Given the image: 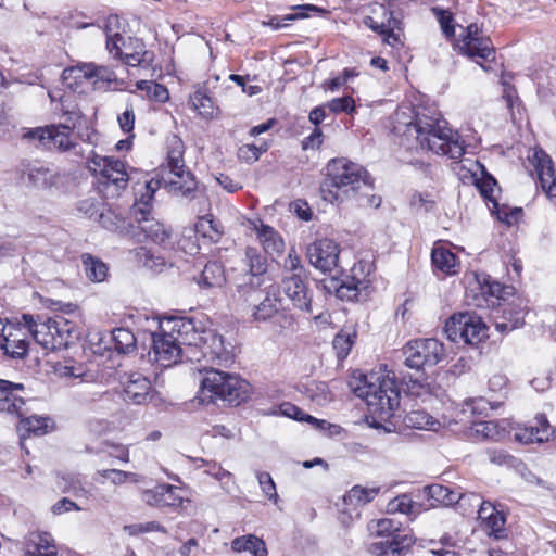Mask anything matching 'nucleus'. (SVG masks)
<instances>
[{"instance_id":"nucleus-48","label":"nucleus","mask_w":556,"mask_h":556,"mask_svg":"<svg viewBox=\"0 0 556 556\" xmlns=\"http://www.w3.org/2000/svg\"><path fill=\"white\" fill-rule=\"evenodd\" d=\"M378 492L379 489L376 488L355 485L344 495L343 500L346 504L361 506L371 502Z\"/></svg>"},{"instance_id":"nucleus-58","label":"nucleus","mask_w":556,"mask_h":556,"mask_svg":"<svg viewBox=\"0 0 556 556\" xmlns=\"http://www.w3.org/2000/svg\"><path fill=\"white\" fill-rule=\"evenodd\" d=\"M98 220L103 228L110 231H117L124 224L123 217L112 210L101 211Z\"/></svg>"},{"instance_id":"nucleus-18","label":"nucleus","mask_w":556,"mask_h":556,"mask_svg":"<svg viewBox=\"0 0 556 556\" xmlns=\"http://www.w3.org/2000/svg\"><path fill=\"white\" fill-rule=\"evenodd\" d=\"M122 399L135 405H143L152 401L151 381L140 372H130L123 382Z\"/></svg>"},{"instance_id":"nucleus-4","label":"nucleus","mask_w":556,"mask_h":556,"mask_svg":"<svg viewBox=\"0 0 556 556\" xmlns=\"http://www.w3.org/2000/svg\"><path fill=\"white\" fill-rule=\"evenodd\" d=\"M354 392L366 402L368 412L381 421L392 418L400 406V392L395 381L388 376H363Z\"/></svg>"},{"instance_id":"nucleus-49","label":"nucleus","mask_w":556,"mask_h":556,"mask_svg":"<svg viewBox=\"0 0 556 556\" xmlns=\"http://www.w3.org/2000/svg\"><path fill=\"white\" fill-rule=\"evenodd\" d=\"M138 90L144 92L149 100L164 103L169 99L168 90L165 86L152 80H139L136 84Z\"/></svg>"},{"instance_id":"nucleus-54","label":"nucleus","mask_w":556,"mask_h":556,"mask_svg":"<svg viewBox=\"0 0 556 556\" xmlns=\"http://www.w3.org/2000/svg\"><path fill=\"white\" fill-rule=\"evenodd\" d=\"M198 236L199 233L195 231V226L193 228H185L181 238L177 242L179 249L190 255L198 253L200 250Z\"/></svg>"},{"instance_id":"nucleus-5","label":"nucleus","mask_w":556,"mask_h":556,"mask_svg":"<svg viewBox=\"0 0 556 556\" xmlns=\"http://www.w3.org/2000/svg\"><path fill=\"white\" fill-rule=\"evenodd\" d=\"M199 371L204 372L199 396L202 403H211L219 399L229 405L237 406L248 399L250 384L245 380L213 368L204 367Z\"/></svg>"},{"instance_id":"nucleus-34","label":"nucleus","mask_w":556,"mask_h":556,"mask_svg":"<svg viewBox=\"0 0 556 556\" xmlns=\"http://www.w3.org/2000/svg\"><path fill=\"white\" fill-rule=\"evenodd\" d=\"M18 432L21 433V440L25 439V433L43 435L48 432L49 421L48 417H41L37 415L26 416L24 410L23 417H20Z\"/></svg>"},{"instance_id":"nucleus-47","label":"nucleus","mask_w":556,"mask_h":556,"mask_svg":"<svg viewBox=\"0 0 556 556\" xmlns=\"http://www.w3.org/2000/svg\"><path fill=\"white\" fill-rule=\"evenodd\" d=\"M304 393L308 399H312L313 402L320 406L326 405L333 399L328 384L323 381H312L305 387Z\"/></svg>"},{"instance_id":"nucleus-8","label":"nucleus","mask_w":556,"mask_h":556,"mask_svg":"<svg viewBox=\"0 0 556 556\" xmlns=\"http://www.w3.org/2000/svg\"><path fill=\"white\" fill-rule=\"evenodd\" d=\"M118 23L117 16H110L105 27L106 49L114 58L121 59L126 65L137 66L151 62L152 53L146 49L144 42L135 37L127 40L118 33H112V24Z\"/></svg>"},{"instance_id":"nucleus-64","label":"nucleus","mask_w":556,"mask_h":556,"mask_svg":"<svg viewBox=\"0 0 556 556\" xmlns=\"http://www.w3.org/2000/svg\"><path fill=\"white\" fill-rule=\"evenodd\" d=\"M410 205L416 212H430L435 206V201L428 194L414 193L410 198Z\"/></svg>"},{"instance_id":"nucleus-2","label":"nucleus","mask_w":556,"mask_h":556,"mask_svg":"<svg viewBox=\"0 0 556 556\" xmlns=\"http://www.w3.org/2000/svg\"><path fill=\"white\" fill-rule=\"evenodd\" d=\"M319 189L323 200L333 204L355 197L363 190H371L372 182L361 165L341 157L327 164L326 177Z\"/></svg>"},{"instance_id":"nucleus-21","label":"nucleus","mask_w":556,"mask_h":556,"mask_svg":"<svg viewBox=\"0 0 556 556\" xmlns=\"http://www.w3.org/2000/svg\"><path fill=\"white\" fill-rule=\"evenodd\" d=\"M329 293H336L340 300L355 301L358 300L363 291L368 288V281L356 279L355 277H346L344 279L331 278L326 285Z\"/></svg>"},{"instance_id":"nucleus-6","label":"nucleus","mask_w":556,"mask_h":556,"mask_svg":"<svg viewBox=\"0 0 556 556\" xmlns=\"http://www.w3.org/2000/svg\"><path fill=\"white\" fill-rule=\"evenodd\" d=\"M23 319L36 343L46 350L66 349L80 337V331L75 323L61 316L35 320L31 315H23Z\"/></svg>"},{"instance_id":"nucleus-22","label":"nucleus","mask_w":556,"mask_h":556,"mask_svg":"<svg viewBox=\"0 0 556 556\" xmlns=\"http://www.w3.org/2000/svg\"><path fill=\"white\" fill-rule=\"evenodd\" d=\"M0 350L12 358H22L27 354L28 341L23 328L9 325L7 332L0 339Z\"/></svg>"},{"instance_id":"nucleus-19","label":"nucleus","mask_w":556,"mask_h":556,"mask_svg":"<svg viewBox=\"0 0 556 556\" xmlns=\"http://www.w3.org/2000/svg\"><path fill=\"white\" fill-rule=\"evenodd\" d=\"M281 287L295 307L304 312H311L312 295L303 276L301 277L300 274L295 273L285 277Z\"/></svg>"},{"instance_id":"nucleus-51","label":"nucleus","mask_w":556,"mask_h":556,"mask_svg":"<svg viewBox=\"0 0 556 556\" xmlns=\"http://www.w3.org/2000/svg\"><path fill=\"white\" fill-rule=\"evenodd\" d=\"M506 517L502 511L494 514L493 517L483 521L482 529L490 538L502 540L507 538V530L505 528Z\"/></svg>"},{"instance_id":"nucleus-53","label":"nucleus","mask_w":556,"mask_h":556,"mask_svg":"<svg viewBox=\"0 0 556 556\" xmlns=\"http://www.w3.org/2000/svg\"><path fill=\"white\" fill-rule=\"evenodd\" d=\"M427 489L431 498L445 505H451L453 503H457L459 505L458 497L464 495L453 492L447 486L441 484H432L427 486Z\"/></svg>"},{"instance_id":"nucleus-25","label":"nucleus","mask_w":556,"mask_h":556,"mask_svg":"<svg viewBox=\"0 0 556 556\" xmlns=\"http://www.w3.org/2000/svg\"><path fill=\"white\" fill-rule=\"evenodd\" d=\"M533 162L542 189L549 198L556 197V177L552 159L539 150L534 152Z\"/></svg>"},{"instance_id":"nucleus-57","label":"nucleus","mask_w":556,"mask_h":556,"mask_svg":"<svg viewBox=\"0 0 556 556\" xmlns=\"http://www.w3.org/2000/svg\"><path fill=\"white\" fill-rule=\"evenodd\" d=\"M268 150L267 143H262L260 146L255 144H243L238 150V157L247 163L256 162L262 153Z\"/></svg>"},{"instance_id":"nucleus-24","label":"nucleus","mask_w":556,"mask_h":556,"mask_svg":"<svg viewBox=\"0 0 556 556\" xmlns=\"http://www.w3.org/2000/svg\"><path fill=\"white\" fill-rule=\"evenodd\" d=\"M177 488L170 484H160L142 493V501L155 507H178L182 498L176 493Z\"/></svg>"},{"instance_id":"nucleus-61","label":"nucleus","mask_w":556,"mask_h":556,"mask_svg":"<svg viewBox=\"0 0 556 556\" xmlns=\"http://www.w3.org/2000/svg\"><path fill=\"white\" fill-rule=\"evenodd\" d=\"M101 477L110 480L115 485L124 484L128 479L137 481L136 473L127 472L118 469H105L98 472Z\"/></svg>"},{"instance_id":"nucleus-55","label":"nucleus","mask_w":556,"mask_h":556,"mask_svg":"<svg viewBox=\"0 0 556 556\" xmlns=\"http://www.w3.org/2000/svg\"><path fill=\"white\" fill-rule=\"evenodd\" d=\"M355 338H356V333H346L343 331L339 332L334 337L332 345L337 352L338 358L344 359L349 355V353L355 342Z\"/></svg>"},{"instance_id":"nucleus-43","label":"nucleus","mask_w":556,"mask_h":556,"mask_svg":"<svg viewBox=\"0 0 556 556\" xmlns=\"http://www.w3.org/2000/svg\"><path fill=\"white\" fill-rule=\"evenodd\" d=\"M194 226L199 235L203 238H208L213 242H217L223 235L222 226L215 220L213 215L200 217Z\"/></svg>"},{"instance_id":"nucleus-42","label":"nucleus","mask_w":556,"mask_h":556,"mask_svg":"<svg viewBox=\"0 0 556 556\" xmlns=\"http://www.w3.org/2000/svg\"><path fill=\"white\" fill-rule=\"evenodd\" d=\"M477 282L480 285V291L483 296H491L501 306V300H505V295L510 294V288L501 285L497 281L491 280L486 275L477 276Z\"/></svg>"},{"instance_id":"nucleus-3","label":"nucleus","mask_w":556,"mask_h":556,"mask_svg":"<svg viewBox=\"0 0 556 556\" xmlns=\"http://www.w3.org/2000/svg\"><path fill=\"white\" fill-rule=\"evenodd\" d=\"M406 131L416 136L422 149L430 150L435 154L459 160L465 153L466 147L459 134L448 128L445 119L427 117L417 113L415 122L406 125Z\"/></svg>"},{"instance_id":"nucleus-31","label":"nucleus","mask_w":556,"mask_h":556,"mask_svg":"<svg viewBox=\"0 0 556 556\" xmlns=\"http://www.w3.org/2000/svg\"><path fill=\"white\" fill-rule=\"evenodd\" d=\"M226 281L224 266L219 262H208L199 278L198 285L201 288H220Z\"/></svg>"},{"instance_id":"nucleus-10","label":"nucleus","mask_w":556,"mask_h":556,"mask_svg":"<svg viewBox=\"0 0 556 556\" xmlns=\"http://www.w3.org/2000/svg\"><path fill=\"white\" fill-rule=\"evenodd\" d=\"M444 332L450 341L470 345H477L488 338V328L481 317L468 312L451 316L445 323Z\"/></svg>"},{"instance_id":"nucleus-45","label":"nucleus","mask_w":556,"mask_h":556,"mask_svg":"<svg viewBox=\"0 0 556 556\" xmlns=\"http://www.w3.org/2000/svg\"><path fill=\"white\" fill-rule=\"evenodd\" d=\"M244 263L249 268L250 275L257 277L267 271V260L256 248L248 247L245 249Z\"/></svg>"},{"instance_id":"nucleus-56","label":"nucleus","mask_w":556,"mask_h":556,"mask_svg":"<svg viewBox=\"0 0 556 556\" xmlns=\"http://www.w3.org/2000/svg\"><path fill=\"white\" fill-rule=\"evenodd\" d=\"M256 478L263 494L274 504L278 503L279 496L276 490V484L268 472H257Z\"/></svg>"},{"instance_id":"nucleus-60","label":"nucleus","mask_w":556,"mask_h":556,"mask_svg":"<svg viewBox=\"0 0 556 556\" xmlns=\"http://www.w3.org/2000/svg\"><path fill=\"white\" fill-rule=\"evenodd\" d=\"M432 12L437 16L443 34L446 37H453L455 34V28H454V24H453L454 17H453L452 13L450 11H446V10H443L440 8H433Z\"/></svg>"},{"instance_id":"nucleus-59","label":"nucleus","mask_w":556,"mask_h":556,"mask_svg":"<svg viewBox=\"0 0 556 556\" xmlns=\"http://www.w3.org/2000/svg\"><path fill=\"white\" fill-rule=\"evenodd\" d=\"M137 256L144 267L152 270L161 271L165 266V261L163 257L153 255L146 248H140L137 252Z\"/></svg>"},{"instance_id":"nucleus-16","label":"nucleus","mask_w":556,"mask_h":556,"mask_svg":"<svg viewBox=\"0 0 556 556\" xmlns=\"http://www.w3.org/2000/svg\"><path fill=\"white\" fill-rule=\"evenodd\" d=\"M459 50L463 54L471 59L483 61L495 59V48L490 37L484 36L482 29L476 23L469 24L464 29Z\"/></svg>"},{"instance_id":"nucleus-32","label":"nucleus","mask_w":556,"mask_h":556,"mask_svg":"<svg viewBox=\"0 0 556 556\" xmlns=\"http://www.w3.org/2000/svg\"><path fill=\"white\" fill-rule=\"evenodd\" d=\"M231 549L236 553L249 552L253 556H267L265 542L253 534L235 538Z\"/></svg>"},{"instance_id":"nucleus-50","label":"nucleus","mask_w":556,"mask_h":556,"mask_svg":"<svg viewBox=\"0 0 556 556\" xmlns=\"http://www.w3.org/2000/svg\"><path fill=\"white\" fill-rule=\"evenodd\" d=\"M280 414L299 421L308 422L317 428H324L327 425L326 420L317 419L291 403H283L279 407Z\"/></svg>"},{"instance_id":"nucleus-26","label":"nucleus","mask_w":556,"mask_h":556,"mask_svg":"<svg viewBox=\"0 0 556 556\" xmlns=\"http://www.w3.org/2000/svg\"><path fill=\"white\" fill-rule=\"evenodd\" d=\"M502 306V315L495 318L494 327L500 333H508L525 324L526 311L521 304L507 303Z\"/></svg>"},{"instance_id":"nucleus-52","label":"nucleus","mask_w":556,"mask_h":556,"mask_svg":"<svg viewBox=\"0 0 556 556\" xmlns=\"http://www.w3.org/2000/svg\"><path fill=\"white\" fill-rule=\"evenodd\" d=\"M189 103L203 117H211L214 113L213 100L203 90L192 93Z\"/></svg>"},{"instance_id":"nucleus-29","label":"nucleus","mask_w":556,"mask_h":556,"mask_svg":"<svg viewBox=\"0 0 556 556\" xmlns=\"http://www.w3.org/2000/svg\"><path fill=\"white\" fill-rule=\"evenodd\" d=\"M504 421L496 420L475 421L469 427L467 435L472 440H495L498 441L506 435Z\"/></svg>"},{"instance_id":"nucleus-44","label":"nucleus","mask_w":556,"mask_h":556,"mask_svg":"<svg viewBox=\"0 0 556 556\" xmlns=\"http://www.w3.org/2000/svg\"><path fill=\"white\" fill-rule=\"evenodd\" d=\"M279 312V300L275 294L267 293L262 302L255 306L253 317L256 321H267Z\"/></svg>"},{"instance_id":"nucleus-13","label":"nucleus","mask_w":556,"mask_h":556,"mask_svg":"<svg viewBox=\"0 0 556 556\" xmlns=\"http://www.w3.org/2000/svg\"><path fill=\"white\" fill-rule=\"evenodd\" d=\"M132 215L139 232H134L138 241L149 240L159 245H167L170 241L172 230L151 215L149 205L134 204Z\"/></svg>"},{"instance_id":"nucleus-15","label":"nucleus","mask_w":556,"mask_h":556,"mask_svg":"<svg viewBox=\"0 0 556 556\" xmlns=\"http://www.w3.org/2000/svg\"><path fill=\"white\" fill-rule=\"evenodd\" d=\"M193 340L195 341L193 348L199 361L203 357L224 365L233 359L232 345L230 343L226 344L223 336L213 329L203 330L201 333L197 331Z\"/></svg>"},{"instance_id":"nucleus-40","label":"nucleus","mask_w":556,"mask_h":556,"mask_svg":"<svg viewBox=\"0 0 556 556\" xmlns=\"http://www.w3.org/2000/svg\"><path fill=\"white\" fill-rule=\"evenodd\" d=\"M404 424L408 428L429 431H437L440 427L439 420L421 409L412 410L406 414L404 417Z\"/></svg>"},{"instance_id":"nucleus-7","label":"nucleus","mask_w":556,"mask_h":556,"mask_svg":"<svg viewBox=\"0 0 556 556\" xmlns=\"http://www.w3.org/2000/svg\"><path fill=\"white\" fill-rule=\"evenodd\" d=\"M185 144L177 136L167 139V168L168 173L162 177L166 189L185 198H193L197 191V180L190 170L185 169Z\"/></svg>"},{"instance_id":"nucleus-62","label":"nucleus","mask_w":556,"mask_h":556,"mask_svg":"<svg viewBox=\"0 0 556 556\" xmlns=\"http://www.w3.org/2000/svg\"><path fill=\"white\" fill-rule=\"evenodd\" d=\"M118 125L124 132H131L135 125L134 103L131 99L126 101V110L117 117Z\"/></svg>"},{"instance_id":"nucleus-38","label":"nucleus","mask_w":556,"mask_h":556,"mask_svg":"<svg viewBox=\"0 0 556 556\" xmlns=\"http://www.w3.org/2000/svg\"><path fill=\"white\" fill-rule=\"evenodd\" d=\"M81 262L86 277L92 282H102L108 277V265L91 254L85 253L81 255Z\"/></svg>"},{"instance_id":"nucleus-20","label":"nucleus","mask_w":556,"mask_h":556,"mask_svg":"<svg viewBox=\"0 0 556 556\" xmlns=\"http://www.w3.org/2000/svg\"><path fill=\"white\" fill-rule=\"evenodd\" d=\"M23 391L22 383L0 380V412L23 417L25 400L20 395Z\"/></svg>"},{"instance_id":"nucleus-39","label":"nucleus","mask_w":556,"mask_h":556,"mask_svg":"<svg viewBox=\"0 0 556 556\" xmlns=\"http://www.w3.org/2000/svg\"><path fill=\"white\" fill-rule=\"evenodd\" d=\"M431 260L433 266L441 270L444 274L453 275L457 273V258L454 253H452L450 250L438 247L433 248L431 253Z\"/></svg>"},{"instance_id":"nucleus-46","label":"nucleus","mask_w":556,"mask_h":556,"mask_svg":"<svg viewBox=\"0 0 556 556\" xmlns=\"http://www.w3.org/2000/svg\"><path fill=\"white\" fill-rule=\"evenodd\" d=\"M399 522H395L393 519L390 518H382L379 520H372L368 529L370 533L377 538H382V540L386 539H393L395 533H403L399 529Z\"/></svg>"},{"instance_id":"nucleus-30","label":"nucleus","mask_w":556,"mask_h":556,"mask_svg":"<svg viewBox=\"0 0 556 556\" xmlns=\"http://www.w3.org/2000/svg\"><path fill=\"white\" fill-rule=\"evenodd\" d=\"M255 230L257 239L266 253L280 255L283 252L285 242L273 227L261 223L258 227H255Z\"/></svg>"},{"instance_id":"nucleus-35","label":"nucleus","mask_w":556,"mask_h":556,"mask_svg":"<svg viewBox=\"0 0 556 556\" xmlns=\"http://www.w3.org/2000/svg\"><path fill=\"white\" fill-rule=\"evenodd\" d=\"M71 127L66 125L49 126L46 149H58L61 151L70 150L73 143L70 138Z\"/></svg>"},{"instance_id":"nucleus-17","label":"nucleus","mask_w":556,"mask_h":556,"mask_svg":"<svg viewBox=\"0 0 556 556\" xmlns=\"http://www.w3.org/2000/svg\"><path fill=\"white\" fill-rule=\"evenodd\" d=\"M307 258L317 269L326 273L336 269L339 265L340 248L331 239H320L307 247Z\"/></svg>"},{"instance_id":"nucleus-63","label":"nucleus","mask_w":556,"mask_h":556,"mask_svg":"<svg viewBox=\"0 0 556 556\" xmlns=\"http://www.w3.org/2000/svg\"><path fill=\"white\" fill-rule=\"evenodd\" d=\"M326 106L332 112V113H351L355 109V103L352 97L345 96L342 98H336L330 100Z\"/></svg>"},{"instance_id":"nucleus-41","label":"nucleus","mask_w":556,"mask_h":556,"mask_svg":"<svg viewBox=\"0 0 556 556\" xmlns=\"http://www.w3.org/2000/svg\"><path fill=\"white\" fill-rule=\"evenodd\" d=\"M459 507L469 504L473 507H478V517L481 520V525L483 521L493 517L494 514H497L500 510L489 501H482L478 494L470 493L465 494L458 497Z\"/></svg>"},{"instance_id":"nucleus-1","label":"nucleus","mask_w":556,"mask_h":556,"mask_svg":"<svg viewBox=\"0 0 556 556\" xmlns=\"http://www.w3.org/2000/svg\"><path fill=\"white\" fill-rule=\"evenodd\" d=\"M197 330L190 319L165 317L160 320L159 332L152 333L150 358L162 367H172L184 359L199 362L193 348Z\"/></svg>"},{"instance_id":"nucleus-11","label":"nucleus","mask_w":556,"mask_h":556,"mask_svg":"<svg viewBox=\"0 0 556 556\" xmlns=\"http://www.w3.org/2000/svg\"><path fill=\"white\" fill-rule=\"evenodd\" d=\"M62 79L73 90L77 89V84L81 79L90 81L94 90L104 89L105 86L111 84H123L113 68L94 62H81L65 68L62 73Z\"/></svg>"},{"instance_id":"nucleus-12","label":"nucleus","mask_w":556,"mask_h":556,"mask_svg":"<svg viewBox=\"0 0 556 556\" xmlns=\"http://www.w3.org/2000/svg\"><path fill=\"white\" fill-rule=\"evenodd\" d=\"M404 364L417 370L424 366H434L445 356L443 343L434 338L408 342L404 348Z\"/></svg>"},{"instance_id":"nucleus-36","label":"nucleus","mask_w":556,"mask_h":556,"mask_svg":"<svg viewBox=\"0 0 556 556\" xmlns=\"http://www.w3.org/2000/svg\"><path fill=\"white\" fill-rule=\"evenodd\" d=\"M111 343L113 349L119 354H130L137 348L135 334L126 328H116L111 332Z\"/></svg>"},{"instance_id":"nucleus-33","label":"nucleus","mask_w":556,"mask_h":556,"mask_svg":"<svg viewBox=\"0 0 556 556\" xmlns=\"http://www.w3.org/2000/svg\"><path fill=\"white\" fill-rule=\"evenodd\" d=\"M26 178L36 188H48L56 184V173L43 165H31L27 168Z\"/></svg>"},{"instance_id":"nucleus-27","label":"nucleus","mask_w":556,"mask_h":556,"mask_svg":"<svg viewBox=\"0 0 556 556\" xmlns=\"http://www.w3.org/2000/svg\"><path fill=\"white\" fill-rule=\"evenodd\" d=\"M413 544V538L405 533H395L393 539L380 540L370 545L374 556H401Z\"/></svg>"},{"instance_id":"nucleus-14","label":"nucleus","mask_w":556,"mask_h":556,"mask_svg":"<svg viewBox=\"0 0 556 556\" xmlns=\"http://www.w3.org/2000/svg\"><path fill=\"white\" fill-rule=\"evenodd\" d=\"M79 403L91 414L114 416L122 412V393L116 389L91 387L81 393Z\"/></svg>"},{"instance_id":"nucleus-28","label":"nucleus","mask_w":556,"mask_h":556,"mask_svg":"<svg viewBox=\"0 0 556 556\" xmlns=\"http://www.w3.org/2000/svg\"><path fill=\"white\" fill-rule=\"evenodd\" d=\"M27 556H58L51 534L47 532H30L24 542Z\"/></svg>"},{"instance_id":"nucleus-23","label":"nucleus","mask_w":556,"mask_h":556,"mask_svg":"<svg viewBox=\"0 0 556 556\" xmlns=\"http://www.w3.org/2000/svg\"><path fill=\"white\" fill-rule=\"evenodd\" d=\"M535 426L531 425L516 428L514 432L515 440L523 444L548 441L553 431L551 430L547 418L544 415H540L535 418Z\"/></svg>"},{"instance_id":"nucleus-37","label":"nucleus","mask_w":556,"mask_h":556,"mask_svg":"<svg viewBox=\"0 0 556 556\" xmlns=\"http://www.w3.org/2000/svg\"><path fill=\"white\" fill-rule=\"evenodd\" d=\"M383 11V15L387 16L386 22H378L372 16H366L364 18V24L371 30L383 36V39L387 43H391L390 38L394 37V40H397V35L393 31V26L397 23V21L392 16V12L388 11L384 7H381Z\"/></svg>"},{"instance_id":"nucleus-9","label":"nucleus","mask_w":556,"mask_h":556,"mask_svg":"<svg viewBox=\"0 0 556 556\" xmlns=\"http://www.w3.org/2000/svg\"><path fill=\"white\" fill-rule=\"evenodd\" d=\"M89 170L99 176V184L106 195H118L128 182V174L122 161L94 154L88 161Z\"/></svg>"}]
</instances>
